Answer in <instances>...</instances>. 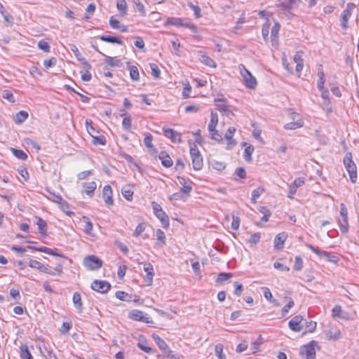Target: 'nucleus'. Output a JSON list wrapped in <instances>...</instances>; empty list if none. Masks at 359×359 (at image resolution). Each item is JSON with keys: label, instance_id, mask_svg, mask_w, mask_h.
I'll use <instances>...</instances> for the list:
<instances>
[{"label": "nucleus", "instance_id": "obj_1", "mask_svg": "<svg viewBox=\"0 0 359 359\" xmlns=\"http://www.w3.org/2000/svg\"><path fill=\"white\" fill-rule=\"evenodd\" d=\"M344 165L346 171L349 175L351 182L355 183L357 180V168L352 159V154L350 152H347L344 157Z\"/></svg>", "mask_w": 359, "mask_h": 359}, {"label": "nucleus", "instance_id": "obj_2", "mask_svg": "<svg viewBox=\"0 0 359 359\" xmlns=\"http://www.w3.org/2000/svg\"><path fill=\"white\" fill-rule=\"evenodd\" d=\"M216 109L219 111L223 116L231 118L234 116L233 112V107L227 104V100L224 97L215 99Z\"/></svg>", "mask_w": 359, "mask_h": 359}, {"label": "nucleus", "instance_id": "obj_3", "mask_svg": "<svg viewBox=\"0 0 359 359\" xmlns=\"http://www.w3.org/2000/svg\"><path fill=\"white\" fill-rule=\"evenodd\" d=\"M240 73L243 79L245 85L247 88L253 89L257 86V80L252 76L250 71H248L244 65L240 64L238 65Z\"/></svg>", "mask_w": 359, "mask_h": 359}, {"label": "nucleus", "instance_id": "obj_4", "mask_svg": "<svg viewBox=\"0 0 359 359\" xmlns=\"http://www.w3.org/2000/svg\"><path fill=\"white\" fill-rule=\"evenodd\" d=\"M190 156L192 160V165L195 170H200L203 166V157L201 155L196 145L193 144L190 146Z\"/></svg>", "mask_w": 359, "mask_h": 359}, {"label": "nucleus", "instance_id": "obj_5", "mask_svg": "<svg viewBox=\"0 0 359 359\" xmlns=\"http://www.w3.org/2000/svg\"><path fill=\"white\" fill-rule=\"evenodd\" d=\"M154 213L155 216L161 222L163 228H168L169 226V217L167 214L163 210L161 206L156 202L151 203Z\"/></svg>", "mask_w": 359, "mask_h": 359}, {"label": "nucleus", "instance_id": "obj_6", "mask_svg": "<svg viewBox=\"0 0 359 359\" xmlns=\"http://www.w3.org/2000/svg\"><path fill=\"white\" fill-rule=\"evenodd\" d=\"M316 348H318V342L311 341L304 345L300 350V354L306 356V359H316Z\"/></svg>", "mask_w": 359, "mask_h": 359}, {"label": "nucleus", "instance_id": "obj_7", "mask_svg": "<svg viewBox=\"0 0 359 359\" xmlns=\"http://www.w3.org/2000/svg\"><path fill=\"white\" fill-rule=\"evenodd\" d=\"M338 224L343 233L348 231V211L344 203L340 205V217L338 219Z\"/></svg>", "mask_w": 359, "mask_h": 359}, {"label": "nucleus", "instance_id": "obj_8", "mask_svg": "<svg viewBox=\"0 0 359 359\" xmlns=\"http://www.w3.org/2000/svg\"><path fill=\"white\" fill-rule=\"evenodd\" d=\"M165 25H173L177 27H187L194 30L196 27L194 24L189 21H184L183 19L180 18H168Z\"/></svg>", "mask_w": 359, "mask_h": 359}, {"label": "nucleus", "instance_id": "obj_9", "mask_svg": "<svg viewBox=\"0 0 359 359\" xmlns=\"http://www.w3.org/2000/svg\"><path fill=\"white\" fill-rule=\"evenodd\" d=\"M102 262L95 255H89L84 258L83 264L91 270L99 269L102 266Z\"/></svg>", "mask_w": 359, "mask_h": 359}, {"label": "nucleus", "instance_id": "obj_10", "mask_svg": "<svg viewBox=\"0 0 359 359\" xmlns=\"http://www.w3.org/2000/svg\"><path fill=\"white\" fill-rule=\"evenodd\" d=\"M355 8V5L353 3H348L346 5V9L343 11L341 15V25L344 29L348 27V22L352 15V12Z\"/></svg>", "mask_w": 359, "mask_h": 359}, {"label": "nucleus", "instance_id": "obj_11", "mask_svg": "<svg viewBox=\"0 0 359 359\" xmlns=\"http://www.w3.org/2000/svg\"><path fill=\"white\" fill-rule=\"evenodd\" d=\"M291 118L292 122H290L284 126V128L286 130H295L302 128L304 126V121L301 118V116L297 113H292Z\"/></svg>", "mask_w": 359, "mask_h": 359}, {"label": "nucleus", "instance_id": "obj_12", "mask_svg": "<svg viewBox=\"0 0 359 359\" xmlns=\"http://www.w3.org/2000/svg\"><path fill=\"white\" fill-rule=\"evenodd\" d=\"M306 246L311 250L314 253L320 257H324L327 258L330 262L336 263L338 261V258L336 255H331L330 253L320 250L318 248L312 245L311 244L306 243Z\"/></svg>", "mask_w": 359, "mask_h": 359}, {"label": "nucleus", "instance_id": "obj_13", "mask_svg": "<svg viewBox=\"0 0 359 359\" xmlns=\"http://www.w3.org/2000/svg\"><path fill=\"white\" fill-rule=\"evenodd\" d=\"M303 317L300 315L293 317L288 323V326L294 332H298L304 329V324L302 323Z\"/></svg>", "mask_w": 359, "mask_h": 359}, {"label": "nucleus", "instance_id": "obj_14", "mask_svg": "<svg viewBox=\"0 0 359 359\" xmlns=\"http://www.w3.org/2000/svg\"><path fill=\"white\" fill-rule=\"evenodd\" d=\"M110 287V284L106 280H95L91 283V288L100 293H106Z\"/></svg>", "mask_w": 359, "mask_h": 359}, {"label": "nucleus", "instance_id": "obj_15", "mask_svg": "<svg viewBox=\"0 0 359 359\" xmlns=\"http://www.w3.org/2000/svg\"><path fill=\"white\" fill-rule=\"evenodd\" d=\"M129 318L132 320L141 321L147 323L152 322L151 317L144 314V312L139 310H133L129 313Z\"/></svg>", "mask_w": 359, "mask_h": 359}, {"label": "nucleus", "instance_id": "obj_16", "mask_svg": "<svg viewBox=\"0 0 359 359\" xmlns=\"http://www.w3.org/2000/svg\"><path fill=\"white\" fill-rule=\"evenodd\" d=\"M152 339H154V341L156 342V344L158 345V348H160V350L165 354V355H167L168 356H170V354L172 353V351L170 350V348H168L167 344L165 343V341L161 339L157 334L156 333H153L152 335Z\"/></svg>", "mask_w": 359, "mask_h": 359}, {"label": "nucleus", "instance_id": "obj_17", "mask_svg": "<svg viewBox=\"0 0 359 359\" xmlns=\"http://www.w3.org/2000/svg\"><path fill=\"white\" fill-rule=\"evenodd\" d=\"M29 266L32 268L37 269L41 272H43L52 276L55 275V273L54 271L49 269L48 268L45 266L42 263L37 260L30 259V261L29 262Z\"/></svg>", "mask_w": 359, "mask_h": 359}, {"label": "nucleus", "instance_id": "obj_18", "mask_svg": "<svg viewBox=\"0 0 359 359\" xmlns=\"http://www.w3.org/2000/svg\"><path fill=\"white\" fill-rule=\"evenodd\" d=\"M163 135L171 140L174 143H181L182 139L181 135L179 133L171 128L163 129Z\"/></svg>", "mask_w": 359, "mask_h": 359}, {"label": "nucleus", "instance_id": "obj_19", "mask_svg": "<svg viewBox=\"0 0 359 359\" xmlns=\"http://www.w3.org/2000/svg\"><path fill=\"white\" fill-rule=\"evenodd\" d=\"M305 183L304 178L299 177L297 178L293 183L290 185L288 197L293 198V196L296 194L297 190L299 187L303 186Z\"/></svg>", "mask_w": 359, "mask_h": 359}, {"label": "nucleus", "instance_id": "obj_20", "mask_svg": "<svg viewBox=\"0 0 359 359\" xmlns=\"http://www.w3.org/2000/svg\"><path fill=\"white\" fill-rule=\"evenodd\" d=\"M102 196L105 204L109 207L113 205L112 189L109 185H105L102 190Z\"/></svg>", "mask_w": 359, "mask_h": 359}, {"label": "nucleus", "instance_id": "obj_21", "mask_svg": "<svg viewBox=\"0 0 359 359\" xmlns=\"http://www.w3.org/2000/svg\"><path fill=\"white\" fill-rule=\"evenodd\" d=\"M287 237V234L285 232L277 234L274 238V248L277 250H282Z\"/></svg>", "mask_w": 359, "mask_h": 359}, {"label": "nucleus", "instance_id": "obj_22", "mask_svg": "<svg viewBox=\"0 0 359 359\" xmlns=\"http://www.w3.org/2000/svg\"><path fill=\"white\" fill-rule=\"evenodd\" d=\"M236 132V128L233 127H230L227 130L226 133L224 135V138L228 141V147L227 149L231 148V147L235 146L236 144V142L233 139V135Z\"/></svg>", "mask_w": 359, "mask_h": 359}, {"label": "nucleus", "instance_id": "obj_23", "mask_svg": "<svg viewBox=\"0 0 359 359\" xmlns=\"http://www.w3.org/2000/svg\"><path fill=\"white\" fill-rule=\"evenodd\" d=\"M333 317H337L341 319L348 320L349 318L348 313L346 311H343L341 307L339 305H336L332 310Z\"/></svg>", "mask_w": 359, "mask_h": 359}, {"label": "nucleus", "instance_id": "obj_24", "mask_svg": "<svg viewBox=\"0 0 359 359\" xmlns=\"http://www.w3.org/2000/svg\"><path fill=\"white\" fill-rule=\"evenodd\" d=\"M159 159L161 161L162 165L165 168H170L172 165V160L165 151H161L158 155Z\"/></svg>", "mask_w": 359, "mask_h": 359}, {"label": "nucleus", "instance_id": "obj_25", "mask_svg": "<svg viewBox=\"0 0 359 359\" xmlns=\"http://www.w3.org/2000/svg\"><path fill=\"white\" fill-rule=\"evenodd\" d=\"M104 62L112 67H120L122 65L121 60L117 57L104 55Z\"/></svg>", "mask_w": 359, "mask_h": 359}, {"label": "nucleus", "instance_id": "obj_26", "mask_svg": "<svg viewBox=\"0 0 359 359\" xmlns=\"http://www.w3.org/2000/svg\"><path fill=\"white\" fill-rule=\"evenodd\" d=\"M72 301L74 307L79 311L81 312L83 310V302L81 300V294L79 292H74L72 297Z\"/></svg>", "mask_w": 359, "mask_h": 359}, {"label": "nucleus", "instance_id": "obj_27", "mask_svg": "<svg viewBox=\"0 0 359 359\" xmlns=\"http://www.w3.org/2000/svg\"><path fill=\"white\" fill-rule=\"evenodd\" d=\"M280 28V25L278 22H276L274 25L272 27L271 30V42L273 44L277 43L278 41V35Z\"/></svg>", "mask_w": 359, "mask_h": 359}, {"label": "nucleus", "instance_id": "obj_28", "mask_svg": "<svg viewBox=\"0 0 359 359\" xmlns=\"http://www.w3.org/2000/svg\"><path fill=\"white\" fill-rule=\"evenodd\" d=\"M83 187H85L86 194L90 197H93L97 187L96 183L95 182L84 183Z\"/></svg>", "mask_w": 359, "mask_h": 359}, {"label": "nucleus", "instance_id": "obj_29", "mask_svg": "<svg viewBox=\"0 0 359 359\" xmlns=\"http://www.w3.org/2000/svg\"><path fill=\"white\" fill-rule=\"evenodd\" d=\"M199 60L206 66L215 68L217 67L215 62L210 57L205 55H199Z\"/></svg>", "mask_w": 359, "mask_h": 359}, {"label": "nucleus", "instance_id": "obj_30", "mask_svg": "<svg viewBox=\"0 0 359 359\" xmlns=\"http://www.w3.org/2000/svg\"><path fill=\"white\" fill-rule=\"evenodd\" d=\"M109 25L113 29H120L121 32L126 31V27L123 25H121L120 22L114 18V17H111L109 20Z\"/></svg>", "mask_w": 359, "mask_h": 359}, {"label": "nucleus", "instance_id": "obj_31", "mask_svg": "<svg viewBox=\"0 0 359 359\" xmlns=\"http://www.w3.org/2000/svg\"><path fill=\"white\" fill-rule=\"evenodd\" d=\"M218 123V116L216 112L211 111L210 121L208 126V131H212L213 128H216Z\"/></svg>", "mask_w": 359, "mask_h": 359}, {"label": "nucleus", "instance_id": "obj_32", "mask_svg": "<svg viewBox=\"0 0 359 359\" xmlns=\"http://www.w3.org/2000/svg\"><path fill=\"white\" fill-rule=\"evenodd\" d=\"M86 125H87V130H88V133L92 135L93 137V143L95 144V145H104L106 144V140H105V137L102 135L101 136H93L90 130H89V127L88 126V121L86 120Z\"/></svg>", "mask_w": 359, "mask_h": 359}, {"label": "nucleus", "instance_id": "obj_33", "mask_svg": "<svg viewBox=\"0 0 359 359\" xmlns=\"http://www.w3.org/2000/svg\"><path fill=\"white\" fill-rule=\"evenodd\" d=\"M264 191H265V189L263 187H259L256 189H254L252 191V196H251L252 203L255 204L257 203V200L264 192Z\"/></svg>", "mask_w": 359, "mask_h": 359}, {"label": "nucleus", "instance_id": "obj_34", "mask_svg": "<svg viewBox=\"0 0 359 359\" xmlns=\"http://www.w3.org/2000/svg\"><path fill=\"white\" fill-rule=\"evenodd\" d=\"M36 224L38 226L39 233L42 235H46L47 224L42 218L36 217Z\"/></svg>", "mask_w": 359, "mask_h": 359}, {"label": "nucleus", "instance_id": "obj_35", "mask_svg": "<svg viewBox=\"0 0 359 359\" xmlns=\"http://www.w3.org/2000/svg\"><path fill=\"white\" fill-rule=\"evenodd\" d=\"M123 196L128 201H131L133 198V191L130 186H125L121 189Z\"/></svg>", "mask_w": 359, "mask_h": 359}, {"label": "nucleus", "instance_id": "obj_36", "mask_svg": "<svg viewBox=\"0 0 359 359\" xmlns=\"http://www.w3.org/2000/svg\"><path fill=\"white\" fill-rule=\"evenodd\" d=\"M28 117V113L25 111H20L16 114L14 121L15 123L20 124L23 123Z\"/></svg>", "mask_w": 359, "mask_h": 359}, {"label": "nucleus", "instance_id": "obj_37", "mask_svg": "<svg viewBox=\"0 0 359 359\" xmlns=\"http://www.w3.org/2000/svg\"><path fill=\"white\" fill-rule=\"evenodd\" d=\"M100 39L102 41L107 42V43H122V41L120 40L119 38L116 36H102L100 37H97L96 39Z\"/></svg>", "mask_w": 359, "mask_h": 359}, {"label": "nucleus", "instance_id": "obj_38", "mask_svg": "<svg viewBox=\"0 0 359 359\" xmlns=\"http://www.w3.org/2000/svg\"><path fill=\"white\" fill-rule=\"evenodd\" d=\"M20 358L21 359H33V357L25 345L20 346Z\"/></svg>", "mask_w": 359, "mask_h": 359}, {"label": "nucleus", "instance_id": "obj_39", "mask_svg": "<svg viewBox=\"0 0 359 359\" xmlns=\"http://www.w3.org/2000/svg\"><path fill=\"white\" fill-rule=\"evenodd\" d=\"M326 337L329 340H338L341 338V332L337 330L334 332L331 330L326 331Z\"/></svg>", "mask_w": 359, "mask_h": 359}, {"label": "nucleus", "instance_id": "obj_40", "mask_svg": "<svg viewBox=\"0 0 359 359\" xmlns=\"http://www.w3.org/2000/svg\"><path fill=\"white\" fill-rule=\"evenodd\" d=\"M153 137L152 135L147 133L145 134V137L144 138V144L147 148L150 150H154V145L152 144Z\"/></svg>", "mask_w": 359, "mask_h": 359}, {"label": "nucleus", "instance_id": "obj_41", "mask_svg": "<svg viewBox=\"0 0 359 359\" xmlns=\"http://www.w3.org/2000/svg\"><path fill=\"white\" fill-rule=\"evenodd\" d=\"M13 154L18 158L20 159V160H26L27 158V155L26 154L25 152H24L21 149H15V148H11V149Z\"/></svg>", "mask_w": 359, "mask_h": 359}, {"label": "nucleus", "instance_id": "obj_42", "mask_svg": "<svg viewBox=\"0 0 359 359\" xmlns=\"http://www.w3.org/2000/svg\"><path fill=\"white\" fill-rule=\"evenodd\" d=\"M37 251L42 252L55 257H63L61 254L56 252L54 250L48 248L45 246H42L40 247V248H37Z\"/></svg>", "mask_w": 359, "mask_h": 359}, {"label": "nucleus", "instance_id": "obj_43", "mask_svg": "<svg viewBox=\"0 0 359 359\" xmlns=\"http://www.w3.org/2000/svg\"><path fill=\"white\" fill-rule=\"evenodd\" d=\"M83 220L85 222L83 231L86 233L90 234L93 229V224L90 221L89 218L86 216L83 217Z\"/></svg>", "mask_w": 359, "mask_h": 359}, {"label": "nucleus", "instance_id": "obj_44", "mask_svg": "<svg viewBox=\"0 0 359 359\" xmlns=\"http://www.w3.org/2000/svg\"><path fill=\"white\" fill-rule=\"evenodd\" d=\"M316 323L313 320L306 321L304 323V327L306 330V332H313L316 328Z\"/></svg>", "mask_w": 359, "mask_h": 359}, {"label": "nucleus", "instance_id": "obj_45", "mask_svg": "<svg viewBox=\"0 0 359 359\" xmlns=\"http://www.w3.org/2000/svg\"><path fill=\"white\" fill-rule=\"evenodd\" d=\"M298 0H280V5L286 9H292Z\"/></svg>", "mask_w": 359, "mask_h": 359}, {"label": "nucleus", "instance_id": "obj_46", "mask_svg": "<svg viewBox=\"0 0 359 359\" xmlns=\"http://www.w3.org/2000/svg\"><path fill=\"white\" fill-rule=\"evenodd\" d=\"M156 238L159 241L158 244L161 246L164 245L165 244V236L164 232L161 229H158L156 230Z\"/></svg>", "mask_w": 359, "mask_h": 359}, {"label": "nucleus", "instance_id": "obj_47", "mask_svg": "<svg viewBox=\"0 0 359 359\" xmlns=\"http://www.w3.org/2000/svg\"><path fill=\"white\" fill-rule=\"evenodd\" d=\"M215 351L218 359H226V355L223 353V346L222 344H217L215 347Z\"/></svg>", "mask_w": 359, "mask_h": 359}, {"label": "nucleus", "instance_id": "obj_48", "mask_svg": "<svg viewBox=\"0 0 359 359\" xmlns=\"http://www.w3.org/2000/svg\"><path fill=\"white\" fill-rule=\"evenodd\" d=\"M253 151H254V147L252 145H250L245 149L243 156L246 161L249 162L251 161L252 154Z\"/></svg>", "mask_w": 359, "mask_h": 359}, {"label": "nucleus", "instance_id": "obj_49", "mask_svg": "<svg viewBox=\"0 0 359 359\" xmlns=\"http://www.w3.org/2000/svg\"><path fill=\"white\" fill-rule=\"evenodd\" d=\"M130 76L133 81H138L140 76H139V72L135 66H131L130 67Z\"/></svg>", "mask_w": 359, "mask_h": 359}, {"label": "nucleus", "instance_id": "obj_50", "mask_svg": "<svg viewBox=\"0 0 359 359\" xmlns=\"http://www.w3.org/2000/svg\"><path fill=\"white\" fill-rule=\"evenodd\" d=\"M150 68L151 70V75L156 79H159L161 75V71L158 65L154 63H151L150 64Z\"/></svg>", "mask_w": 359, "mask_h": 359}, {"label": "nucleus", "instance_id": "obj_51", "mask_svg": "<svg viewBox=\"0 0 359 359\" xmlns=\"http://www.w3.org/2000/svg\"><path fill=\"white\" fill-rule=\"evenodd\" d=\"M260 238L261 233L259 232L254 233L250 237L248 243L251 245H256L259 242Z\"/></svg>", "mask_w": 359, "mask_h": 359}, {"label": "nucleus", "instance_id": "obj_52", "mask_svg": "<svg viewBox=\"0 0 359 359\" xmlns=\"http://www.w3.org/2000/svg\"><path fill=\"white\" fill-rule=\"evenodd\" d=\"M146 229V224L144 222L140 223L136 227L133 236L137 237L139 236Z\"/></svg>", "mask_w": 359, "mask_h": 359}, {"label": "nucleus", "instance_id": "obj_53", "mask_svg": "<svg viewBox=\"0 0 359 359\" xmlns=\"http://www.w3.org/2000/svg\"><path fill=\"white\" fill-rule=\"evenodd\" d=\"M116 7L119 11L126 13L128 8L127 3L125 0H118Z\"/></svg>", "mask_w": 359, "mask_h": 359}, {"label": "nucleus", "instance_id": "obj_54", "mask_svg": "<svg viewBox=\"0 0 359 359\" xmlns=\"http://www.w3.org/2000/svg\"><path fill=\"white\" fill-rule=\"evenodd\" d=\"M116 297L122 301H126V302L130 301V296L128 293H126L123 291L116 292Z\"/></svg>", "mask_w": 359, "mask_h": 359}, {"label": "nucleus", "instance_id": "obj_55", "mask_svg": "<svg viewBox=\"0 0 359 359\" xmlns=\"http://www.w3.org/2000/svg\"><path fill=\"white\" fill-rule=\"evenodd\" d=\"M232 276V274L230 273H220L218 275V277L216 280L218 283H222L227 280H229Z\"/></svg>", "mask_w": 359, "mask_h": 359}, {"label": "nucleus", "instance_id": "obj_56", "mask_svg": "<svg viewBox=\"0 0 359 359\" xmlns=\"http://www.w3.org/2000/svg\"><path fill=\"white\" fill-rule=\"evenodd\" d=\"M137 347L140 348L142 351H143L144 352H145L147 353H150L151 352V351H152L151 348H150L147 345V341H140V342H138Z\"/></svg>", "mask_w": 359, "mask_h": 359}, {"label": "nucleus", "instance_id": "obj_57", "mask_svg": "<svg viewBox=\"0 0 359 359\" xmlns=\"http://www.w3.org/2000/svg\"><path fill=\"white\" fill-rule=\"evenodd\" d=\"M294 306V301L290 298L288 303L282 309V316L284 317L289 311V310Z\"/></svg>", "mask_w": 359, "mask_h": 359}, {"label": "nucleus", "instance_id": "obj_58", "mask_svg": "<svg viewBox=\"0 0 359 359\" xmlns=\"http://www.w3.org/2000/svg\"><path fill=\"white\" fill-rule=\"evenodd\" d=\"M2 96L3 98L8 100L11 103H14L15 102L13 94L8 90H4Z\"/></svg>", "mask_w": 359, "mask_h": 359}, {"label": "nucleus", "instance_id": "obj_59", "mask_svg": "<svg viewBox=\"0 0 359 359\" xmlns=\"http://www.w3.org/2000/svg\"><path fill=\"white\" fill-rule=\"evenodd\" d=\"M303 268V260L300 256L295 257V262L294 269L296 271H301Z\"/></svg>", "mask_w": 359, "mask_h": 359}, {"label": "nucleus", "instance_id": "obj_60", "mask_svg": "<svg viewBox=\"0 0 359 359\" xmlns=\"http://www.w3.org/2000/svg\"><path fill=\"white\" fill-rule=\"evenodd\" d=\"M50 194H52V195H53V198H54V199H53V201H54L55 202H56V203H59V204H60V205H61L62 207H63V206H67V202H66L65 200H63V198H62V196H60V195H57V194H54V193H50Z\"/></svg>", "mask_w": 359, "mask_h": 359}, {"label": "nucleus", "instance_id": "obj_61", "mask_svg": "<svg viewBox=\"0 0 359 359\" xmlns=\"http://www.w3.org/2000/svg\"><path fill=\"white\" fill-rule=\"evenodd\" d=\"M10 295L16 302H18L20 299V294L18 289L12 288L10 290Z\"/></svg>", "mask_w": 359, "mask_h": 359}, {"label": "nucleus", "instance_id": "obj_62", "mask_svg": "<svg viewBox=\"0 0 359 359\" xmlns=\"http://www.w3.org/2000/svg\"><path fill=\"white\" fill-rule=\"evenodd\" d=\"M57 63V59L54 57L48 59V60H45L43 61V66L46 67V68H50V67H52L53 66H55Z\"/></svg>", "mask_w": 359, "mask_h": 359}, {"label": "nucleus", "instance_id": "obj_63", "mask_svg": "<svg viewBox=\"0 0 359 359\" xmlns=\"http://www.w3.org/2000/svg\"><path fill=\"white\" fill-rule=\"evenodd\" d=\"M131 123L132 119L130 116H126L122 122L123 128L126 130H129L131 128Z\"/></svg>", "mask_w": 359, "mask_h": 359}, {"label": "nucleus", "instance_id": "obj_64", "mask_svg": "<svg viewBox=\"0 0 359 359\" xmlns=\"http://www.w3.org/2000/svg\"><path fill=\"white\" fill-rule=\"evenodd\" d=\"M234 287H235L234 294L238 297L241 296L243 291V287L242 284H241L240 283L236 281L234 283Z\"/></svg>", "mask_w": 359, "mask_h": 359}]
</instances>
